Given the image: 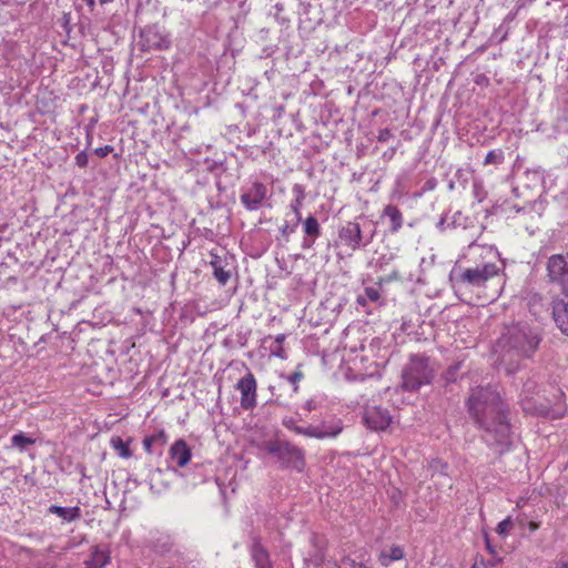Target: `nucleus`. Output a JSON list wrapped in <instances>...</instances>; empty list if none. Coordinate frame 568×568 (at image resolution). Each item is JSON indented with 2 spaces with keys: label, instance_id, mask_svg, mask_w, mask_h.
<instances>
[{
  "label": "nucleus",
  "instance_id": "obj_1",
  "mask_svg": "<svg viewBox=\"0 0 568 568\" xmlns=\"http://www.w3.org/2000/svg\"><path fill=\"white\" fill-rule=\"evenodd\" d=\"M466 407L469 417L483 432L484 442L494 447L497 455L505 453L511 445V424L509 407L497 387L488 385L471 388Z\"/></svg>",
  "mask_w": 568,
  "mask_h": 568
},
{
  "label": "nucleus",
  "instance_id": "obj_2",
  "mask_svg": "<svg viewBox=\"0 0 568 568\" xmlns=\"http://www.w3.org/2000/svg\"><path fill=\"white\" fill-rule=\"evenodd\" d=\"M538 332L527 323H514L505 326L497 339L494 352L501 362H515L530 358L540 344Z\"/></svg>",
  "mask_w": 568,
  "mask_h": 568
},
{
  "label": "nucleus",
  "instance_id": "obj_3",
  "mask_svg": "<svg viewBox=\"0 0 568 568\" xmlns=\"http://www.w3.org/2000/svg\"><path fill=\"white\" fill-rule=\"evenodd\" d=\"M258 449L271 455L281 469L302 473L306 466L304 449L287 440H264Z\"/></svg>",
  "mask_w": 568,
  "mask_h": 568
},
{
  "label": "nucleus",
  "instance_id": "obj_4",
  "mask_svg": "<svg viewBox=\"0 0 568 568\" xmlns=\"http://www.w3.org/2000/svg\"><path fill=\"white\" fill-rule=\"evenodd\" d=\"M433 371L428 358L422 355H412L408 364L402 372V387L408 392H416L423 385L430 383Z\"/></svg>",
  "mask_w": 568,
  "mask_h": 568
},
{
  "label": "nucleus",
  "instance_id": "obj_5",
  "mask_svg": "<svg viewBox=\"0 0 568 568\" xmlns=\"http://www.w3.org/2000/svg\"><path fill=\"white\" fill-rule=\"evenodd\" d=\"M374 237V231L367 235L362 230L359 223L347 222L338 230V239L343 245L351 251H357L362 247H366Z\"/></svg>",
  "mask_w": 568,
  "mask_h": 568
},
{
  "label": "nucleus",
  "instance_id": "obj_6",
  "mask_svg": "<svg viewBox=\"0 0 568 568\" xmlns=\"http://www.w3.org/2000/svg\"><path fill=\"white\" fill-rule=\"evenodd\" d=\"M170 44L169 34L158 23L146 26L140 31L139 45L142 51L164 50Z\"/></svg>",
  "mask_w": 568,
  "mask_h": 568
},
{
  "label": "nucleus",
  "instance_id": "obj_7",
  "mask_svg": "<svg viewBox=\"0 0 568 568\" xmlns=\"http://www.w3.org/2000/svg\"><path fill=\"white\" fill-rule=\"evenodd\" d=\"M499 268L495 263H485L464 270L458 277V281L463 284L480 287L486 282L498 274Z\"/></svg>",
  "mask_w": 568,
  "mask_h": 568
},
{
  "label": "nucleus",
  "instance_id": "obj_8",
  "mask_svg": "<svg viewBox=\"0 0 568 568\" xmlns=\"http://www.w3.org/2000/svg\"><path fill=\"white\" fill-rule=\"evenodd\" d=\"M535 387V382L528 381L524 385V397L520 399V405L526 415L540 416L546 418H559L561 413L550 408L547 404L539 403L537 398L530 397L527 393Z\"/></svg>",
  "mask_w": 568,
  "mask_h": 568
},
{
  "label": "nucleus",
  "instance_id": "obj_9",
  "mask_svg": "<svg viewBox=\"0 0 568 568\" xmlns=\"http://www.w3.org/2000/svg\"><path fill=\"white\" fill-rule=\"evenodd\" d=\"M547 277L550 283L560 286L568 296V258L562 254L551 255L547 261Z\"/></svg>",
  "mask_w": 568,
  "mask_h": 568
},
{
  "label": "nucleus",
  "instance_id": "obj_10",
  "mask_svg": "<svg viewBox=\"0 0 568 568\" xmlns=\"http://www.w3.org/2000/svg\"><path fill=\"white\" fill-rule=\"evenodd\" d=\"M256 379L251 372L237 382L236 389L241 393V407L243 409L248 410L256 406Z\"/></svg>",
  "mask_w": 568,
  "mask_h": 568
},
{
  "label": "nucleus",
  "instance_id": "obj_11",
  "mask_svg": "<svg viewBox=\"0 0 568 568\" xmlns=\"http://www.w3.org/2000/svg\"><path fill=\"white\" fill-rule=\"evenodd\" d=\"M266 199L267 187L264 183L257 181L241 194V203L248 211L258 210Z\"/></svg>",
  "mask_w": 568,
  "mask_h": 568
},
{
  "label": "nucleus",
  "instance_id": "obj_12",
  "mask_svg": "<svg viewBox=\"0 0 568 568\" xmlns=\"http://www.w3.org/2000/svg\"><path fill=\"white\" fill-rule=\"evenodd\" d=\"M363 419L368 428L376 432L385 430L392 423L389 412L381 406L367 407Z\"/></svg>",
  "mask_w": 568,
  "mask_h": 568
},
{
  "label": "nucleus",
  "instance_id": "obj_13",
  "mask_svg": "<svg viewBox=\"0 0 568 568\" xmlns=\"http://www.w3.org/2000/svg\"><path fill=\"white\" fill-rule=\"evenodd\" d=\"M170 458L179 466H186L192 457L191 448L184 439H178L169 450Z\"/></svg>",
  "mask_w": 568,
  "mask_h": 568
},
{
  "label": "nucleus",
  "instance_id": "obj_14",
  "mask_svg": "<svg viewBox=\"0 0 568 568\" xmlns=\"http://www.w3.org/2000/svg\"><path fill=\"white\" fill-rule=\"evenodd\" d=\"M552 316L559 329L568 336V296L554 302Z\"/></svg>",
  "mask_w": 568,
  "mask_h": 568
},
{
  "label": "nucleus",
  "instance_id": "obj_15",
  "mask_svg": "<svg viewBox=\"0 0 568 568\" xmlns=\"http://www.w3.org/2000/svg\"><path fill=\"white\" fill-rule=\"evenodd\" d=\"M168 439L169 437L166 433L161 429L153 435L145 436L143 439V447L148 454H156L158 456H161Z\"/></svg>",
  "mask_w": 568,
  "mask_h": 568
},
{
  "label": "nucleus",
  "instance_id": "obj_16",
  "mask_svg": "<svg viewBox=\"0 0 568 568\" xmlns=\"http://www.w3.org/2000/svg\"><path fill=\"white\" fill-rule=\"evenodd\" d=\"M111 555L106 548H92L89 558L84 561L85 568H104L110 564Z\"/></svg>",
  "mask_w": 568,
  "mask_h": 568
},
{
  "label": "nucleus",
  "instance_id": "obj_17",
  "mask_svg": "<svg viewBox=\"0 0 568 568\" xmlns=\"http://www.w3.org/2000/svg\"><path fill=\"white\" fill-rule=\"evenodd\" d=\"M383 216L389 219V232L397 233L403 225V214L399 209L393 204H388L384 207Z\"/></svg>",
  "mask_w": 568,
  "mask_h": 568
},
{
  "label": "nucleus",
  "instance_id": "obj_18",
  "mask_svg": "<svg viewBox=\"0 0 568 568\" xmlns=\"http://www.w3.org/2000/svg\"><path fill=\"white\" fill-rule=\"evenodd\" d=\"M210 265L213 268V275L221 285H225L231 278V272L225 270L223 260L216 254H211Z\"/></svg>",
  "mask_w": 568,
  "mask_h": 568
},
{
  "label": "nucleus",
  "instance_id": "obj_19",
  "mask_svg": "<svg viewBox=\"0 0 568 568\" xmlns=\"http://www.w3.org/2000/svg\"><path fill=\"white\" fill-rule=\"evenodd\" d=\"M342 430L341 426H334L328 429H323L318 426H308L305 427V430L303 432L304 436L307 437H314V438H325V437H335L337 436Z\"/></svg>",
  "mask_w": 568,
  "mask_h": 568
},
{
  "label": "nucleus",
  "instance_id": "obj_20",
  "mask_svg": "<svg viewBox=\"0 0 568 568\" xmlns=\"http://www.w3.org/2000/svg\"><path fill=\"white\" fill-rule=\"evenodd\" d=\"M133 439L130 437L128 440H123L120 436H112L110 439V446L116 452V454L121 458H131L132 450L130 448V443Z\"/></svg>",
  "mask_w": 568,
  "mask_h": 568
},
{
  "label": "nucleus",
  "instance_id": "obj_21",
  "mask_svg": "<svg viewBox=\"0 0 568 568\" xmlns=\"http://www.w3.org/2000/svg\"><path fill=\"white\" fill-rule=\"evenodd\" d=\"M405 557V550L399 546H390L387 551H382L379 562L383 567H388L390 562L400 560Z\"/></svg>",
  "mask_w": 568,
  "mask_h": 568
},
{
  "label": "nucleus",
  "instance_id": "obj_22",
  "mask_svg": "<svg viewBox=\"0 0 568 568\" xmlns=\"http://www.w3.org/2000/svg\"><path fill=\"white\" fill-rule=\"evenodd\" d=\"M252 556L256 568H272V561L268 559L267 551L260 545L253 546Z\"/></svg>",
  "mask_w": 568,
  "mask_h": 568
},
{
  "label": "nucleus",
  "instance_id": "obj_23",
  "mask_svg": "<svg viewBox=\"0 0 568 568\" xmlns=\"http://www.w3.org/2000/svg\"><path fill=\"white\" fill-rule=\"evenodd\" d=\"M303 230H304L305 235H307L308 237L317 239L322 233L321 225H320L317 219L313 215H308L303 221Z\"/></svg>",
  "mask_w": 568,
  "mask_h": 568
},
{
  "label": "nucleus",
  "instance_id": "obj_24",
  "mask_svg": "<svg viewBox=\"0 0 568 568\" xmlns=\"http://www.w3.org/2000/svg\"><path fill=\"white\" fill-rule=\"evenodd\" d=\"M34 443L36 438L30 437L22 432L14 434L11 437L12 447L18 448L20 452L26 450L29 446L33 445Z\"/></svg>",
  "mask_w": 568,
  "mask_h": 568
},
{
  "label": "nucleus",
  "instance_id": "obj_25",
  "mask_svg": "<svg viewBox=\"0 0 568 568\" xmlns=\"http://www.w3.org/2000/svg\"><path fill=\"white\" fill-rule=\"evenodd\" d=\"M51 511L60 516L64 521H72L77 517L80 516L79 507L63 508V507H52Z\"/></svg>",
  "mask_w": 568,
  "mask_h": 568
},
{
  "label": "nucleus",
  "instance_id": "obj_26",
  "mask_svg": "<svg viewBox=\"0 0 568 568\" xmlns=\"http://www.w3.org/2000/svg\"><path fill=\"white\" fill-rule=\"evenodd\" d=\"M504 159H505L504 151L501 149L491 150L486 154V156L484 159V164L485 165H489V164L498 165L504 162Z\"/></svg>",
  "mask_w": 568,
  "mask_h": 568
},
{
  "label": "nucleus",
  "instance_id": "obj_27",
  "mask_svg": "<svg viewBox=\"0 0 568 568\" xmlns=\"http://www.w3.org/2000/svg\"><path fill=\"white\" fill-rule=\"evenodd\" d=\"M511 526H513V520L510 517H507L498 523V525L496 527V532L499 536H507L511 529Z\"/></svg>",
  "mask_w": 568,
  "mask_h": 568
},
{
  "label": "nucleus",
  "instance_id": "obj_28",
  "mask_svg": "<svg viewBox=\"0 0 568 568\" xmlns=\"http://www.w3.org/2000/svg\"><path fill=\"white\" fill-rule=\"evenodd\" d=\"M518 523L521 528L526 527L529 531H536L541 526L540 521L527 519L526 517H518Z\"/></svg>",
  "mask_w": 568,
  "mask_h": 568
},
{
  "label": "nucleus",
  "instance_id": "obj_29",
  "mask_svg": "<svg viewBox=\"0 0 568 568\" xmlns=\"http://www.w3.org/2000/svg\"><path fill=\"white\" fill-rule=\"evenodd\" d=\"M303 378V373L301 371H295L291 375L286 377V379L293 385V390L297 392L298 385L297 383Z\"/></svg>",
  "mask_w": 568,
  "mask_h": 568
},
{
  "label": "nucleus",
  "instance_id": "obj_30",
  "mask_svg": "<svg viewBox=\"0 0 568 568\" xmlns=\"http://www.w3.org/2000/svg\"><path fill=\"white\" fill-rule=\"evenodd\" d=\"M303 205V201L301 200H296L294 199L292 202H291V210L294 212L295 216H296V221L297 223L302 222V214H301V207Z\"/></svg>",
  "mask_w": 568,
  "mask_h": 568
},
{
  "label": "nucleus",
  "instance_id": "obj_31",
  "mask_svg": "<svg viewBox=\"0 0 568 568\" xmlns=\"http://www.w3.org/2000/svg\"><path fill=\"white\" fill-rule=\"evenodd\" d=\"M459 367H460V363L452 365L447 368L445 375H446V379L448 382H455L457 379V372H458Z\"/></svg>",
  "mask_w": 568,
  "mask_h": 568
},
{
  "label": "nucleus",
  "instance_id": "obj_32",
  "mask_svg": "<svg viewBox=\"0 0 568 568\" xmlns=\"http://www.w3.org/2000/svg\"><path fill=\"white\" fill-rule=\"evenodd\" d=\"M364 295L371 302H377L379 300V296H381L378 290L375 288V287H366L364 290Z\"/></svg>",
  "mask_w": 568,
  "mask_h": 568
},
{
  "label": "nucleus",
  "instance_id": "obj_33",
  "mask_svg": "<svg viewBox=\"0 0 568 568\" xmlns=\"http://www.w3.org/2000/svg\"><path fill=\"white\" fill-rule=\"evenodd\" d=\"M89 163V156L85 151H81L75 155V164L79 168H87Z\"/></svg>",
  "mask_w": 568,
  "mask_h": 568
},
{
  "label": "nucleus",
  "instance_id": "obj_34",
  "mask_svg": "<svg viewBox=\"0 0 568 568\" xmlns=\"http://www.w3.org/2000/svg\"><path fill=\"white\" fill-rule=\"evenodd\" d=\"M297 225V221L292 225L285 222L284 225L280 229V232L284 237H288L292 233L295 232Z\"/></svg>",
  "mask_w": 568,
  "mask_h": 568
},
{
  "label": "nucleus",
  "instance_id": "obj_35",
  "mask_svg": "<svg viewBox=\"0 0 568 568\" xmlns=\"http://www.w3.org/2000/svg\"><path fill=\"white\" fill-rule=\"evenodd\" d=\"M293 193L295 194L296 200L304 201L305 200V187L302 184H294L293 185Z\"/></svg>",
  "mask_w": 568,
  "mask_h": 568
},
{
  "label": "nucleus",
  "instance_id": "obj_36",
  "mask_svg": "<svg viewBox=\"0 0 568 568\" xmlns=\"http://www.w3.org/2000/svg\"><path fill=\"white\" fill-rule=\"evenodd\" d=\"M113 146L111 145H104V146H101V148H97L94 150V153L99 156V158H105L108 154H110L111 152H113Z\"/></svg>",
  "mask_w": 568,
  "mask_h": 568
},
{
  "label": "nucleus",
  "instance_id": "obj_37",
  "mask_svg": "<svg viewBox=\"0 0 568 568\" xmlns=\"http://www.w3.org/2000/svg\"><path fill=\"white\" fill-rule=\"evenodd\" d=\"M393 136L392 131L387 128L379 130L377 140L379 142H386Z\"/></svg>",
  "mask_w": 568,
  "mask_h": 568
},
{
  "label": "nucleus",
  "instance_id": "obj_38",
  "mask_svg": "<svg viewBox=\"0 0 568 568\" xmlns=\"http://www.w3.org/2000/svg\"><path fill=\"white\" fill-rule=\"evenodd\" d=\"M316 241V237H308L307 235L304 237L303 242H302V247L304 250H307V248H311L314 243Z\"/></svg>",
  "mask_w": 568,
  "mask_h": 568
},
{
  "label": "nucleus",
  "instance_id": "obj_39",
  "mask_svg": "<svg viewBox=\"0 0 568 568\" xmlns=\"http://www.w3.org/2000/svg\"><path fill=\"white\" fill-rule=\"evenodd\" d=\"M316 407H317V404L314 399H308L304 405V408L308 412L316 409Z\"/></svg>",
  "mask_w": 568,
  "mask_h": 568
},
{
  "label": "nucleus",
  "instance_id": "obj_40",
  "mask_svg": "<svg viewBox=\"0 0 568 568\" xmlns=\"http://www.w3.org/2000/svg\"><path fill=\"white\" fill-rule=\"evenodd\" d=\"M323 568H341L335 561H325L323 562Z\"/></svg>",
  "mask_w": 568,
  "mask_h": 568
},
{
  "label": "nucleus",
  "instance_id": "obj_41",
  "mask_svg": "<svg viewBox=\"0 0 568 568\" xmlns=\"http://www.w3.org/2000/svg\"><path fill=\"white\" fill-rule=\"evenodd\" d=\"M432 467H433V468H435V469H437V468H439V467H440V468H444V467H446V465H445V464H443V463H442V460L436 459V460H434V462L432 463Z\"/></svg>",
  "mask_w": 568,
  "mask_h": 568
},
{
  "label": "nucleus",
  "instance_id": "obj_42",
  "mask_svg": "<svg viewBox=\"0 0 568 568\" xmlns=\"http://www.w3.org/2000/svg\"><path fill=\"white\" fill-rule=\"evenodd\" d=\"M445 223H446V217L442 216L440 220L437 223V229H439L440 231H444L445 230Z\"/></svg>",
  "mask_w": 568,
  "mask_h": 568
},
{
  "label": "nucleus",
  "instance_id": "obj_43",
  "mask_svg": "<svg viewBox=\"0 0 568 568\" xmlns=\"http://www.w3.org/2000/svg\"><path fill=\"white\" fill-rule=\"evenodd\" d=\"M366 296L364 294H361L357 296V303L361 304V305H365L366 304Z\"/></svg>",
  "mask_w": 568,
  "mask_h": 568
},
{
  "label": "nucleus",
  "instance_id": "obj_44",
  "mask_svg": "<svg viewBox=\"0 0 568 568\" xmlns=\"http://www.w3.org/2000/svg\"><path fill=\"white\" fill-rule=\"evenodd\" d=\"M292 429H293L295 433L303 435V432L305 430V427L294 426V427H292Z\"/></svg>",
  "mask_w": 568,
  "mask_h": 568
},
{
  "label": "nucleus",
  "instance_id": "obj_45",
  "mask_svg": "<svg viewBox=\"0 0 568 568\" xmlns=\"http://www.w3.org/2000/svg\"><path fill=\"white\" fill-rule=\"evenodd\" d=\"M274 354H275L276 356H278V357H282V358L284 357V355H283V349H282V347H281V346H278L277 352H275Z\"/></svg>",
  "mask_w": 568,
  "mask_h": 568
},
{
  "label": "nucleus",
  "instance_id": "obj_46",
  "mask_svg": "<svg viewBox=\"0 0 568 568\" xmlns=\"http://www.w3.org/2000/svg\"><path fill=\"white\" fill-rule=\"evenodd\" d=\"M283 341H284V335H278V336L276 337V343L278 344V346H281V344L283 343Z\"/></svg>",
  "mask_w": 568,
  "mask_h": 568
},
{
  "label": "nucleus",
  "instance_id": "obj_47",
  "mask_svg": "<svg viewBox=\"0 0 568 568\" xmlns=\"http://www.w3.org/2000/svg\"><path fill=\"white\" fill-rule=\"evenodd\" d=\"M85 2L88 3V6L91 8V10L94 8L95 6V1L94 0H85Z\"/></svg>",
  "mask_w": 568,
  "mask_h": 568
},
{
  "label": "nucleus",
  "instance_id": "obj_48",
  "mask_svg": "<svg viewBox=\"0 0 568 568\" xmlns=\"http://www.w3.org/2000/svg\"><path fill=\"white\" fill-rule=\"evenodd\" d=\"M113 0H99L100 4H106V3H110L112 2Z\"/></svg>",
  "mask_w": 568,
  "mask_h": 568
}]
</instances>
